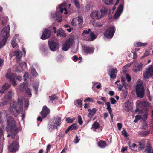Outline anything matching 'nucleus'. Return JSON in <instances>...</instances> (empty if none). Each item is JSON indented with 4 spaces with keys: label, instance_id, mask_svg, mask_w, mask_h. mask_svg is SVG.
I'll use <instances>...</instances> for the list:
<instances>
[{
    "label": "nucleus",
    "instance_id": "680f3d73",
    "mask_svg": "<svg viewBox=\"0 0 153 153\" xmlns=\"http://www.w3.org/2000/svg\"><path fill=\"white\" fill-rule=\"evenodd\" d=\"M29 105V102L28 101V100H27L24 103V106L25 108H27L28 106Z\"/></svg>",
    "mask_w": 153,
    "mask_h": 153
},
{
    "label": "nucleus",
    "instance_id": "6e6552de",
    "mask_svg": "<svg viewBox=\"0 0 153 153\" xmlns=\"http://www.w3.org/2000/svg\"><path fill=\"white\" fill-rule=\"evenodd\" d=\"M153 76V65L149 66L143 74V77L145 79H148Z\"/></svg>",
    "mask_w": 153,
    "mask_h": 153
},
{
    "label": "nucleus",
    "instance_id": "c756f323",
    "mask_svg": "<svg viewBox=\"0 0 153 153\" xmlns=\"http://www.w3.org/2000/svg\"><path fill=\"white\" fill-rule=\"evenodd\" d=\"M99 127V123L97 122H95L94 123L92 124L91 129H93L94 131H95V130L97 129Z\"/></svg>",
    "mask_w": 153,
    "mask_h": 153
},
{
    "label": "nucleus",
    "instance_id": "de8ad7c7",
    "mask_svg": "<svg viewBox=\"0 0 153 153\" xmlns=\"http://www.w3.org/2000/svg\"><path fill=\"white\" fill-rule=\"evenodd\" d=\"M77 21L76 19L74 18L71 22L72 25L74 26H76L77 25Z\"/></svg>",
    "mask_w": 153,
    "mask_h": 153
},
{
    "label": "nucleus",
    "instance_id": "338daca9",
    "mask_svg": "<svg viewBox=\"0 0 153 153\" xmlns=\"http://www.w3.org/2000/svg\"><path fill=\"white\" fill-rule=\"evenodd\" d=\"M117 126L118 129L120 130L121 129L122 127V124L121 123H118L117 124Z\"/></svg>",
    "mask_w": 153,
    "mask_h": 153
},
{
    "label": "nucleus",
    "instance_id": "72a5a7b5",
    "mask_svg": "<svg viewBox=\"0 0 153 153\" xmlns=\"http://www.w3.org/2000/svg\"><path fill=\"white\" fill-rule=\"evenodd\" d=\"M0 39H2V41L0 42V48H2L5 45L6 40L7 39H5L4 38H0Z\"/></svg>",
    "mask_w": 153,
    "mask_h": 153
},
{
    "label": "nucleus",
    "instance_id": "79ce46f5",
    "mask_svg": "<svg viewBox=\"0 0 153 153\" xmlns=\"http://www.w3.org/2000/svg\"><path fill=\"white\" fill-rule=\"evenodd\" d=\"M16 39L15 37H13L11 41V45L13 48L16 47L17 45V44L15 42Z\"/></svg>",
    "mask_w": 153,
    "mask_h": 153
},
{
    "label": "nucleus",
    "instance_id": "f03ea898",
    "mask_svg": "<svg viewBox=\"0 0 153 153\" xmlns=\"http://www.w3.org/2000/svg\"><path fill=\"white\" fill-rule=\"evenodd\" d=\"M22 103L21 100H19L18 102L13 101L10 103L9 111L11 114H14L21 112L22 110Z\"/></svg>",
    "mask_w": 153,
    "mask_h": 153
},
{
    "label": "nucleus",
    "instance_id": "3c124183",
    "mask_svg": "<svg viewBox=\"0 0 153 153\" xmlns=\"http://www.w3.org/2000/svg\"><path fill=\"white\" fill-rule=\"evenodd\" d=\"M78 121L79 124L82 125V123L83 121L82 120L81 117L80 116L78 117Z\"/></svg>",
    "mask_w": 153,
    "mask_h": 153
},
{
    "label": "nucleus",
    "instance_id": "f3484780",
    "mask_svg": "<svg viewBox=\"0 0 153 153\" xmlns=\"http://www.w3.org/2000/svg\"><path fill=\"white\" fill-rule=\"evenodd\" d=\"M14 94L11 91H9L6 94L4 99L5 100L3 103V105H6L9 100L12 98Z\"/></svg>",
    "mask_w": 153,
    "mask_h": 153
},
{
    "label": "nucleus",
    "instance_id": "1a4fd4ad",
    "mask_svg": "<svg viewBox=\"0 0 153 153\" xmlns=\"http://www.w3.org/2000/svg\"><path fill=\"white\" fill-rule=\"evenodd\" d=\"M10 30V27L9 25L4 27L1 32L0 38L7 39L9 35Z\"/></svg>",
    "mask_w": 153,
    "mask_h": 153
},
{
    "label": "nucleus",
    "instance_id": "20e7f679",
    "mask_svg": "<svg viewBox=\"0 0 153 153\" xmlns=\"http://www.w3.org/2000/svg\"><path fill=\"white\" fill-rule=\"evenodd\" d=\"M65 4L62 3L56 9V13H53L51 15V17L53 19H54L55 17L57 18H61L62 17L61 14L63 13L64 11H65L64 13L66 14L67 13V10L64 7Z\"/></svg>",
    "mask_w": 153,
    "mask_h": 153
},
{
    "label": "nucleus",
    "instance_id": "6ab92c4d",
    "mask_svg": "<svg viewBox=\"0 0 153 153\" xmlns=\"http://www.w3.org/2000/svg\"><path fill=\"white\" fill-rule=\"evenodd\" d=\"M50 112V110L47 107L45 106L43 108L42 111L41 112V114L43 118L45 117Z\"/></svg>",
    "mask_w": 153,
    "mask_h": 153
},
{
    "label": "nucleus",
    "instance_id": "37998d69",
    "mask_svg": "<svg viewBox=\"0 0 153 153\" xmlns=\"http://www.w3.org/2000/svg\"><path fill=\"white\" fill-rule=\"evenodd\" d=\"M69 127L70 128L71 130H72L73 129L76 130L77 128V125L76 123H74Z\"/></svg>",
    "mask_w": 153,
    "mask_h": 153
},
{
    "label": "nucleus",
    "instance_id": "cd10ccee",
    "mask_svg": "<svg viewBox=\"0 0 153 153\" xmlns=\"http://www.w3.org/2000/svg\"><path fill=\"white\" fill-rule=\"evenodd\" d=\"M10 86V85L7 83H5L3 85V86L2 88L0 90V92L2 93H3L4 92V90H6L9 88Z\"/></svg>",
    "mask_w": 153,
    "mask_h": 153
},
{
    "label": "nucleus",
    "instance_id": "58836bf2",
    "mask_svg": "<svg viewBox=\"0 0 153 153\" xmlns=\"http://www.w3.org/2000/svg\"><path fill=\"white\" fill-rule=\"evenodd\" d=\"M145 151L147 153H153V149L150 146L147 147Z\"/></svg>",
    "mask_w": 153,
    "mask_h": 153
},
{
    "label": "nucleus",
    "instance_id": "423d86ee",
    "mask_svg": "<svg viewBox=\"0 0 153 153\" xmlns=\"http://www.w3.org/2000/svg\"><path fill=\"white\" fill-rule=\"evenodd\" d=\"M115 31V27L114 26H111L105 32L104 36L107 38L111 39L113 36Z\"/></svg>",
    "mask_w": 153,
    "mask_h": 153
},
{
    "label": "nucleus",
    "instance_id": "bb28decb",
    "mask_svg": "<svg viewBox=\"0 0 153 153\" xmlns=\"http://www.w3.org/2000/svg\"><path fill=\"white\" fill-rule=\"evenodd\" d=\"M57 35L60 36V37H65L66 35L64 31L61 29H59L57 31Z\"/></svg>",
    "mask_w": 153,
    "mask_h": 153
},
{
    "label": "nucleus",
    "instance_id": "dca6fc26",
    "mask_svg": "<svg viewBox=\"0 0 153 153\" xmlns=\"http://www.w3.org/2000/svg\"><path fill=\"white\" fill-rule=\"evenodd\" d=\"M123 109L126 112H128L131 110L132 107L131 105V102L128 100H127L124 103Z\"/></svg>",
    "mask_w": 153,
    "mask_h": 153
},
{
    "label": "nucleus",
    "instance_id": "39448f33",
    "mask_svg": "<svg viewBox=\"0 0 153 153\" xmlns=\"http://www.w3.org/2000/svg\"><path fill=\"white\" fill-rule=\"evenodd\" d=\"M61 118L60 117H56L54 118L52 121L51 124L50 125L49 129L50 131H52L53 129H57V126L60 125Z\"/></svg>",
    "mask_w": 153,
    "mask_h": 153
},
{
    "label": "nucleus",
    "instance_id": "c85d7f7f",
    "mask_svg": "<svg viewBox=\"0 0 153 153\" xmlns=\"http://www.w3.org/2000/svg\"><path fill=\"white\" fill-rule=\"evenodd\" d=\"M97 111V109L95 108H93L88 114V117L90 118H92L95 114Z\"/></svg>",
    "mask_w": 153,
    "mask_h": 153
},
{
    "label": "nucleus",
    "instance_id": "f257e3e1",
    "mask_svg": "<svg viewBox=\"0 0 153 153\" xmlns=\"http://www.w3.org/2000/svg\"><path fill=\"white\" fill-rule=\"evenodd\" d=\"M7 130L10 133L7 137H10V136L13 138L17 134V130L13 118L10 116L7 119Z\"/></svg>",
    "mask_w": 153,
    "mask_h": 153
},
{
    "label": "nucleus",
    "instance_id": "052dcab7",
    "mask_svg": "<svg viewBox=\"0 0 153 153\" xmlns=\"http://www.w3.org/2000/svg\"><path fill=\"white\" fill-rule=\"evenodd\" d=\"M35 85H33V88L35 89L36 90H38V87L39 85V84L38 83H36L35 84Z\"/></svg>",
    "mask_w": 153,
    "mask_h": 153
},
{
    "label": "nucleus",
    "instance_id": "a19ab883",
    "mask_svg": "<svg viewBox=\"0 0 153 153\" xmlns=\"http://www.w3.org/2000/svg\"><path fill=\"white\" fill-rule=\"evenodd\" d=\"M139 145L140 146L139 147V149L141 150L143 149L145 147V145L144 143L143 142H139Z\"/></svg>",
    "mask_w": 153,
    "mask_h": 153
},
{
    "label": "nucleus",
    "instance_id": "473e14b6",
    "mask_svg": "<svg viewBox=\"0 0 153 153\" xmlns=\"http://www.w3.org/2000/svg\"><path fill=\"white\" fill-rule=\"evenodd\" d=\"M49 97L50 98L49 102L50 103H53V100L57 99V97L55 94H53L51 96H49Z\"/></svg>",
    "mask_w": 153,
    "mask_h": 153
},
{
    "label": "nucleus",
    "instance_id": "b1692460",
    "mask_svg": "<svg viewBox=\"0 0 153 153\" xmlns=\"http://www.w3.org/2000/svg\"><path fill=\"white\" fill-rule=\"evenodd\" d=\"M137 107L138 108L149 106L148 103L146 101H138L136 102Z\"/></svg>",
    "mask_w": 153,
    "mask_h": 153
},
{
    "label": "nucleus",
    "instance_id": "9b49d317",
    "mask_svg": "<svg viewBox=\"0 0 153 153\" xmlns=\"http://www.w3.org/2000/svg\"><path fill=\"white\" fill-rule=\"evenodd\" d=\"M48 44L50 48L52 51H56L59 48V44L57 42L53 41H49Z\"/></svg>",
    "mask_w": 153,
    "mask_h": 153
},
{
    "label": "nucleus",
    "instance_id": "f704fd0d",
    "mask_svg": "<svg viewBox=\"0 0 153 153\" xmlns=\"http://www.w3.org/2000/svg\"><path fill=\"white\" fill-rule=\"evenodd\" d=\"M146 43H142L140 42H136L134 44V46L136 47H139V46H144L146 45Z\"/></svg>",
    "mask_w": 153,
    "mask_h": 153
},
{
    "label": "nucleus",
    "instance_id": "69168bd1",
    "mask_svg": "<svg viewBox=\"0 0 153 153\" xmlns=\"http://www.w3.org/2000/svg\"><path fill=\"white\" fill-rule=\"evenodd\" d=\"M122 84L124 85L125 88L126 89H127L128 88V84H127L126 82H123Z\"/></svg>",
    "mask_w": 153,
    "mask_h": 153
},
{
    "label": "nucleus",
    "instance_id": "7c9ffc66",
    "mask_svg": "<svg viewBox=\"0 0 153 153\" xmlns=\"http://www.w3.org/2000/svg\"><path fill=\"white\" fill-rule=\"evenodd\" d=\"M98 146L101 148H104L106 146V143L105 141H100L98 143Z\"/></svg>",
    "mask_w": 153,
    "mask_h": 153
},
{
    "label": "nucleus",
    "instance_id": "393cba45",
    "mask_svg": "<svg viewBox=\"0 0 153 153\" xmlns=\"http://www.w3.org/2000/svg\"><path fill=\"white\" fill-rule=\"evenodd\" d=\"M7 116V112L5 111L0 112V122H3L5 118Z\"/></svg>",
    "mask_w": 153,
    "mask_h": 153
},
{
    "label": "nucleus",
    "instance_id": "f8f14e48",
    "mask_svg": "<svg viewBox=\"0 0 153 153\" xmlns=\"http://www.w3.org/2000/svg\"><path fill=\"white\" fill-rule=\"evenodd\" d=\"M20 89L22 91H25V93L29 97H30L31 96V94L30 90L27 87V85L26 84H22L21 85L20 88Z\"/></svg>",
    "mask_w": 153,
    "mask_h": 153
},
{
    "label": "nucleus",
    "instance_id": "e433bc0d",
    "mask_svg": "<svg viewBox=\"0 0 153 153\" xmlns=\"http://www.w3.org/2000/svg\"><path fill=\"white\" fill-rule=\"evenodd\" d=\"M102 1L107 5H111L113 4V0H102Z\"/></svg>",
    "mask_w": 153,
    "mask_h": 153
},
{
    "label": "nucleus",
    "instance_id": "774afa93",
    "mask_svg": "<svg viewBox=\"0 0 153 153\" xmlns=\"http://www.w3.org/2000/svg\"><path fill=\"white\" fill-rule=\"evenodd\" d=\"M79 137L78 136H76L75 139L74 140V143H77L79 141Z\"/></svg>",
    "mask_w": 153,
    "mask_h": 153
},
{
    "label": "nucleus",
    "instance_id": "603ef678",
    "mask_svg": "<svg viewBox=\"0 0 153 153\" xmlns=\"http://www.w3.org/2000/svg\"><path fill=\"white\" fill-rule=\"evenodd\" d=\"M23 69V67H21V66H19V65L16 68V71L20 72Z\"/></svg>",
    "mask_w": 153,
    "mask_h": 153
},
{
    "label": "nucleus",
    "instance_id": "7ed1b4c3",
    "mask_svg": "<svg viewBox=\"0 0 153 153\" xmlns=\"http://www.w3.org/2000/svg\"><path fill=\"white\" fill-rule=\"evenodd\" d=\"M135 89L137 97L141 98H143L144 95V89L142 80H138L137 82Z\"/></svg>",
    "mask_w": 153,
    "mask_h": 153
},
{
    "label": "nucleus",
    "instance_id": "9d476101",
    "mask_svg": "<svg viewBox=\"0 0 153 153\" xmlns=\"http://www.w3.org/2000/svg\"><path fill=\"white\" fill-rule=\"evenodd\" d=\"M73 42V40L72 39L69 38L62 45V49L64 51H67L72 45Z\"/></svg>",
    "mask_w": 153,
    "mask_h": 153
},
{
    "label": "nucleus",
    "instance_id": "412c9836",
    "mask_svg": "<svg viewBox=\"0 0 153 153\" xmlns=\"http://www.w3.org/2000/svg\"><path fill=\"white\" fill-rule=\"evenodd\" d=\"M117 71L116 69H111L109 70L108 74L111 78L115 79L116 77L115 73H117Z\"/></svg>",
    "mask_w": 153,
    "mask_h": 153
},
{
    "label": "nucleus",
    "instance_id": "a211bd4d",
    "mask_svg": "<svg viewBox=\"0 0 153 153\" xmlns=\"http://www.w3.org/2000/svg\"><path fill=\"white\" fill-rule=\"evenodd\" d=\"M123 9V5L121 4L120 5L116 13L114 16V19H117L122 13Z\"/></svg>",
    "mask_w": 153,
    "mask_h": 153
},
{
    "label": "nucleus",
    "instance_id": "5701e85b",
    "mask_svg": "<svg viewBox=\"0 0 153 153\" xmlns=\"http://www.w3.org/2000/svg\"><path fill=\"white\" fill-rule=\"evenodd\" d=\"M94 49V48L86 46L84 48V52L86 54H91L93 52Z\"/></svg>",
    "mask_w": 153,
    "mask_h": 153
},
{
    "label": "nucleus",
    "instance_id": "4d7b16f0",
    "mask_svg": "<svg viewBox=\"0 0 153 153\" xmlns=\"http://www.w3.org/2000/svg\"><path fill=\"white\" fill-rule=\"evenodd\" d=\"M76 6L78 8H80V5L78 1L74 3Z\"/></svg>",
    "mask_w": 153,
    "mask_h": 153
},
{
    "label": "nucleus",
    "instance_id": "aec40b11",
    "mask_svg": "<svg viewBox=\"0 0 153 153\" xmlns=\"http://www.w3.org/2000/svg\"><path fill=\"white\" fill-rule=\"evenodd\" d=\"M143 64L141 63L135 65L133 67V70L135 72L140 71L141 70Z\"/></svg>",
    "mask_w": 153,
    "mask_h": 153
},
{
    "label": "nucleus",
    "instance_id": "bf43d9fd",
    "mask_svg": "<svg viewBox=\"0 0 153 153\" xmlns=\"http://www.w3.org/2000/svg\"><path fill=\"white\" fill-rule=\"evenodd\" d=\"M23 76L25 78L24 80H26L28 77V74L27 73H25L23 75Z\"/></svg>",
    "mask_w": 153,
    "mask_h": 153
},
{
    "label": "nucleus",
    "instance_id": "4be33fe9",
    "mask_svg": "<svg viewBox=\"0 0 153 153\" xmlns=\"http://www.w3.org/2000/svg\"><path fill=\"white\" fill-rule=\"evenodd\" d=\"M90 15L93 19H98L101 18V15L100 14L99 11L93 12L91 13Z\"/></svg>",
    "mask_w": 153,
    "mask_h": 153
},
{
    "label": "nucleus",
    "instance_id": "ddd939ff",
    "mask_svg": "<svg viewBox=\"0 0 153 153\" xmlns=\"http://www.w3.org/2000/svg\"><path fill=\"white\" fill-rule=\"evenodd\" d=\"M10 55L11 57L14 56H15L16 60L18 62L20 60L22 57V53L19 50L11 52L10 54Z\"/></svg>",
    "mask_w": 153,
    "mask_h": 153
},
{
    "label": "nucleus",
    "instance_id": "2f4dec72",
    "mask_svg": "<svg viewBox=\"0 0 153 153\" xmlns=\"http://www.w3.org/2000/svg\"><path fill=\"white\" fill-rule=\"evenodd\" d=\"M82 101L80 100H77L74 102V104L78 107H81L82 106Z\"/></svg>",
    "mask_w": 153,
    "mask_h": 153
},
{
    "label": "nucleus",
    "instance_id": "e2e57ef3",
    "mask_svg": "<svg viewBox=\"0 0 153 153\" xmlns=\"http://www.w3.org/2000/svg\"><path fill=\"white\" fill-rule=\"evenodd\" d=\"M126 78L127 81L128 82H130L131 80V77L128 74H126Z\"/></svg>",
    "mask_w": 153,
    "mask_h": 153
},
{
    "label": "nucleus",
    "instance_id": "0eeeda50",
    "mask_svg": "<svg viewBox=\"0 0 153 153\" xmlns=\"http://www.w3.org/2000/svg\"><path fill=\"white\" fill-rule=\"evenodd\" d=\"M15 76L14 74L11 73V70L10 69H9L6 74V77L7 78L10 79L12 85L14 86H16L17 85L15 82Z\"/></svg>",
    "mask_w": 153,
    "mask_h": 153
},
{
    "label": "nucleus",
    "instance_id": "6e6d98bb",
    "mask_svg": "<svg viewBox=\"0 0 153 153\" xmlns=\"http://www.w3.org/2000/svg\"><path fill=\"white\" fill-rule=\"evenodd\" d=\"M74 119V118L73 119H72L70 118H68L66 119V121L68 123H72Z\"/></svg>",
    "mask_w": 153,
    "mask_h": 153
},
{
    "label": "nucleus",
    "instance_id": "4468645a",
    "mask_svg": "<svg viewBox=\"0 0 153 153\" xmlns=\"http://www.w3.org/2000/svg\"><path fill=\"white\" fill-rule=\"evenodd\" d=\"M19 144L16 142H13L9 147V151L11 152H15L18 150Z\"/></svg>",
    "mask_w": 153,
    "mask_h": 153
},
{
    "label": "nucleus",
    "instance_id": "0e129e2a",
    "mask_svg": "<svg viewBox=\"0 0 153 153\" xmlns=\"http://www.w3.org/2000/svg\"><path fill=\"white\" fill-rule=\"evenodd\" d=\"M117 88L120 90H121L123 88V86L121 84H118L117 85Z\"/></svg>",
    "mask_w": 153,
    "mask_h": 153
},
{
    "label": "nucleus",
    "instance_id": "2eb2a0df",
    "mask_svg": "<svg viewBox=\"0 0 153 153\" xmlns=\"http://www.w3.org/2000/svg\"><path fill=\"white\" fill-rule=\"evenodd\" d=\"M51 31L46 29L43 32L41 39L42 40H45L49 38L51 36Z\"/></svg>",
    "mask_w": 153,
    "mask_h": 153
},
{
    "label": "nucleus",
    "instance_id": "49530a36",
    "mask_svg": "<svg viewBox=\"0 0 153 153\" xmlns=\"http://www.w3.org/2000/svg\"><path fill=\"white\" fill-rule=\"evenodd\" d=\"M107 107L106 109L108 110L109 113H110L111 112H112V109L110 106V104L109 102H107L106 103Z\"/></svg>",
    "mask_w": 153,
    "mask_h": 153
},
{
    "label": "nucleus",
    "instance_id": "13d9d810",
    "mask_svg": "<svg viewBox=\"0 0 153 153\" xmlns=\"http://www.w3.org/2000/svg\"><path fill=\"white\" fill-rule=\"evenodd\" d=\"M122 134H123L125 137H127L128 136L127 133L126 131L124 129L122 131Z\"/></svg>",
    "mask_w": 153,
    "mask_h": 153
},
{
    "label": "nucleus",
    "instance_id": "8fccbe9b",
    "mask_svg": "<svg viewBox=\"0 0 153 153\" xmlns=\"http://www.w3.org/2000/svg\"><path fill=\"white\" fill-rule=\"evenodd\" d=\"M94 100L93 99L89 97H88L86 98L84 101L85 102H86L87 101H89L91 102H93Z\"/></svg>",
    "mask_w": 153,
    "mask_h": 153
},
{
    "label": "nucleus",
    "instance_id": "ea45409f",
    "mask_svg": "<svg viewBox=\"0 0 153 153\" xmlns=\"http://www.w3.org/2000/svg\"><path fill=\"white\" fill-rule=\"evenodd\" d=\"M91 32V29H88V30H84L83 32L82 33V34L83 36H85V35H89V33Z\"/></svg>",
    "mask_w": 153,
    "mask_h": 153
},
{
    "label": "nucleus",
    "instance_id": "4c0bfd02",
    "mask_svg": "<svg viewBox=\"0 0 153 153\" xmlns=\"http://www.w3.org/2000/svg\"><path fill=\"white\" fill-rule=\"evenodd\" d=\"M77 20V21H78V25H81L83 23V20L82 16H79Z\"/></svg>",
    "mask_w": 153,
    "mask_h": 153
},
{
    "label": "nucleus",
    "instance_id": "a18cd8bd",
    "mask_svg": "<svg viewBox=\"0 0 153 153\" xmlns=\"http://www.w3.org/2000/svg\"><path fill=\"white\" fill-rule=\"evenodd\" d=\"M19 66L23 67L24 69H26L27 68V65L26 62H23L19 64Z\"/></svg>",
    "mask_w": 153,
    "mask_h": 153
},
{
    "label": "nucleus",
    "instance_id": "c9c22d12",
    "mask_svg": "<svg viewBox=\"0 0 153 153\" xmlns=\"http://www.w3.org/2000/svg\"><path fill=\"white\" fill-rule=\"evenodd\" d=\"M107 10L105 8H102L100 11H99L100 13V14L101 15V17L107 13Z\"/></svg>",
    "mask_w": 153,
    "mask_h": 153
},
{
    "label": "nucleus",
    "instance_id": "864d4df0",
    "mask_svg": "<svg viewBox=\"0 0 153 153\" xmlns=\"http://www.w3.org/2000/svg\"><path fill=\"white\" fill-rule=\"evenodd\" d=\"M110 100L111 101V103L112 104H114L116 102V100L113 98H110Z\"/></svg>",
    "mask_w": 153,
    "mask_h": 153
},
{
    "label": "nucleus",
    "instance_id": "09e8293b",
    "mask_svg": "<svg viewBox=\"0 0 153 153\" xmlns=\"http://www.w3.org/2000/svg\"><path fill=\"white\" fill-rule=\"evenodd\" d=\"M147 112H146L143 115L141 116V119L144 121H145L147 118Z\"/></svg>",
    "mask_w": 153,
    "mask_h": 153
},
{
    "label": "nucleus",
    "instance_id": "5fc2aeb1",
    "mask_svg": "<svg viewBox=\"0 0 153 153\" xmlns=\"http://www.w3.org/2000/svg\"><path fill=\"white\" fill-rule=\"evenodd\" d=\"M123 97L125 98L126 97L127 94V91L126 90H124L123 91Z\"/></svg>",
    "mask_w": 153,
    "mask_h": 153
},
{
    "label": "nucleus",
    "instance_id": "c03bdc74",
    "mask_svg": "<svg viewBox=\"0 0 153 153\" xmlns=\"http://www.w3.org/2000/svg\"><path fill=\"white\" fill-rule=\"evenodd\" d=\"M31 72L33 76H36L38 73L35 71L34 68H32L31 69Z\"/></svg>",
    "mask_w": 153,
    "mask_h": 153
},
{
    "label": "nucleus",
    "instance_id": "a878e982",
    "mask_svg": "<svg viewBox=\"0 0 153 153\" xmlns=\"http://www.w3.org/2000/svg\"><path fill=\"white\" fill-rule=\"evenodd\" d=\"M89 36L90 37L85 38V39L87 41H93L96 38V36L93 33V32H91L89 33Z\"/></svg>",
    "mask_w": 153,
    "mask_h": 153
}]
</instances>
